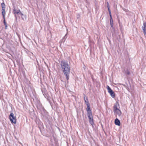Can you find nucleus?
<instances>
[{
    "instance_id": "1",
    "label": "nucleus",
    "mask_w": 146,
    "mask_h": 146,
    "mask_svg": "<svg viewBox=\"0 0 146 146\" xmlns=\"http://www.w3.org/2000/svg\"><path fill=\"white\" fill-rule=\"evenodd\" d=\"M60 65L62 72L66 76V79L68 80L69 78L70 67L68 62L64 60H62L60 63Z\"/></svg>"
},
{
    "instance_id": "2",
    "label": "nucleus",
    "mask_w": 146,
    "mask_h": 146,
    "mask_svg": "<svg viewBox=\"0 0 146 146\" xmlns=\"http://www.w3.org/2000/svg\"><path fill=\"white\" fill-rule=\"evenodd\" d=\"M10 120L11 123H14V124L16 123V117L14 116V114L13 113H10L9 115Z\"/></svg>"
},
{
    "instance_id": "3",
    "label": "nucleus",
    "mask_w": 146,
    "mask_h": 146,
    "mask_svg": "<svg viewBox=\"0 0 146 146\" xmlns=\"http://www.w3.org/2000/svg\"><path fill=\"white\" fill-rule=\"evenodd\" d=\"M107 88L108 93L110 94L111 97L113 98H114L115 97V94L114 92L108 86H107Z\"/></svg>"
},
{
    "instance_id": "4",
    "label": "nucleus",
    "mask_w": 146,
    "mask_h": 146,
    "mask_svg": "<svg viewBox=\"0 0 146 146\" xmlns=\"http://www.w3.org/2000/svg\"><path fill=\"white\" fill-rule=\"evenodd\" d=\"M20 12V11L19 9L16 11L15 8H14L13 9V13L15 15V16L16 19H17V17L16 15V14H19Z\"/></svg>"
},
{
    "instance_id": "5",
    "label": "nucleus",
    "mask_w": 146,
    "mask_h": 146,
    "mask_svg": "<svg viewBox=\"0 0 146 146\" xmlns=\"http://www.w3.org/2000/svg\"><path fill=\"white\" fill-rule=\"evenodd\" d=\"M89 119V121L90 123L92 125H93L94 123L93 121V117H88Z\"/></svg>"
},
{
    "instance_id": "6",
    "label": "nucleus",
    "mask_w": 146,
    "mask_h": 146,
    "mask_svg": "<svg viewBox=\"0 0 146 146\" xmlns=\"http://www.w3.org/2000/svg\"><path fill=\"white\" fill-rule=\"evenodd\" d=\"M114 112L116 113L118 116L120 117L121 116V111L119 110H118L115 111H114Z\"/></svg>"
},
{
    "instance_id": "7",
    "label": "nucleus",
    "mask_w": 146,
    "mask_h": 146,
    "mask_svg": "<svg viewBox=\"0 0 146 146\" xmlns=\"http://www.w3.org/2000/svg\"><path fill=\"white\" fill-rule=\"evenodd\" d=\"M115 123L116 125L120 126V121L118 119L116 118L115 119Z\"/></svg>"
},
{
    "instance_id": "8",
    "label": "nucleus",
    "mask_w": 146,
    "mask_h": 146,
    "mask_svg": "<svg viewBox=\"0 0 146 146\" xmlns=\"http://www.w3.org/2000/svg\"><path fill=\"white\" fill-rule=\"evenodd\" d=\"M41 91L44 96H45V94H46V93L47 92L46 89L45 88H42L41 89Z\"/></svg>"
},
{
    "instance_id": "9",
    "label": "nucleus",
    "mask_w": 146,
    "mask_h": 146,
    "mask_svg": "<svg viewBox=\"0 0 146 146\" xmlns=\"http://www.w3.org/2000/svg\"><path fill=\"white\" fill-rule=\"evenodd\" d=\"M84 100L85 103H86V105H87V104H90L88 101L87 98L85 96L84 97Z\"/></svg>"
},
{
    "instance_id": "10",
    "label": "nucleus",
    "mask_w": 146,
    "mask_h": 146,
    "mask_svg": "<svg viewBox=\"0 0 146 146\" xmlns=\"http://www.w3.org/2000/svg\"><path fill=\"white\" fill-rule=\"evenodd\" d=\"M87 115L88 117L92 116V113L91 111H87Z\"/></svg>"
},
{
    "instance_id": "11",
    "label": "nucleus",
    "mask_w": 146,
    "mask_h": 146,
    "mask_svg": "<svg viewBox=\"0 0 146 146\" xmlns=\"http://www.w3.org/2000/svg\"><path fill=\"white\" fill-rule=\"evenodd\" d=\"M110 17V24H113V20L112 17L111 13L109 14Z\"/></svg>"
},
{
    "instance_id": "12",
    "label": "nucleus",
    "mask_w": 146,
    "mask_h": 146,
    "mask_svg": "<svg viewBox=\"0 0 146 146\" xmlns=\"http://www.w3.org/2000/svg\"><path fill=\"white\" fill-rule=\"evenodd\" d=\"M87 106V108L86 109V110L87 111H91L90 110V104H87L86 105Z\"/></svg>"
},
{
    "instance_id": "13",
    "label": "nucleus",
    "mask_w": 146,
    "mask_h": 146,
    "mask_svg": "<svg viewBox=\"0 0 146 146\" xmlns=\"http://www.w3.org/2000/svg\"><path fill=\"white\" fill-rule=\"evenodd\" d=\"M2 14L3 17V19H4V17H5V9H2Z\"/></svg>"
},
{
    "instance_id": "14",
    "label": "nucleus",
    "mask_w": 146,
    "mask_h": 146,
    "mask_svg": "<svg viewBox=\"0 0 146 146\" xmlns=\"http://www.w3.org/2000/svg\"><path fill=\"white\" fill-rule=\"evenodd\" d=\"M1 6L2 7V9H5V6L4 3H1Z\"/></svg>"
},
{
    "instance_id": "15",
    "label": "nucleus",
    "mask_w": 146,
    "mask_h": 146,
    "mask_svg": "<svg viewBox=\"0 0 146 146\" xmlns=\"http://www.w3.org/2000/svg\"><path fill=\"white\" fill-rule=\"evenodd\" d=\"M124 73L127 75H129L130 74V72L128 70H124Z\"/></svg>"
},
{
    "instance_id": "16",
    "label": "nucleus",
    "mask_w": 146,
    "mask_h": 146,
    "mask_svg": "<svg viewBox=\"0 0 146 146\" xmlns=\"http://www.w3.org/2000/svg\"><path fill=\"white\" fill-rule=\"evenodd\" d=\"M113 108L114 111L119 110V109L117 108V106L116 105H114L113 106Z\"/></svg>"
},
{
    "instance_id": "17",
    "label": "nucleus",
    "mask_w": 146,
    "mask_h": 146,
    "mask_svg": "<svg viewBox=\"0 0 146 146\" xmlns=\"http://www.w3.org/2000/svg\"><path fill=\"white\" fill-rule=\"evenodd\" d=\"M107 7H108V11H109V14L111 13V10H110V8L109 5H107Z\"/></svg>"
},
{
    "instance_id": "18",
    "label": "nucleus",
    "mask_w": 146,
    "mask_h": 146,
    "mask_svg": "<svg viewBox=\"0 0 146 146\" xmlns=\"http://www.w3.org/2000/svg\"><path fill=\"white\" fill-rule=\"evenodd\" d=\"M5 27V29H7V24H5L4 25Z\"/></svg>"
},
{
    "instance_id": "19",
    "label": "nucleus",
    "mask_w": 146,
    "mask_h": 146,
    "mask_svg": "<svg viewBox=\"0 0 146 146\" xmlns=\"http://www.w3.org/2000/svg\"><path fill=\"white\" fill-rule=\"evenodd\" d=\"M3 23L4 24V25L7 24V23L6 22L5 20V17H4V19H3Z\"/></svg>"
},
{
    "instance_id": "20",
    "label": "nucleus",
    "mask_w": 146,
    "mask_h": 146,
    "mask_svg": "<svg viewBox=\"0 0 146 146\" xmlns=\"http://www.w3.org/2000/svg\"><path fill=\"white\" fill-rule=\"evenodd\" d=\"M3 23L4 24V25L7 24V23L6 22L5 20V17H4V19H3Z\"/></svg>"
},
{
    "instance_id": "21",
    "label": "nucleus",
    "mask_w": 146,
    "mask_h": 146,
    "mask_svg": "<svg viewBox=\"0 0 146 146\" xmlns=\"http://www.w3.org/2000/svg\"><path fill=\"white\" fill-rule=\"evenodd\" d=\"M80 17V15L79 14H78L77 15V19H79Z\"/></svg>"
},
{
    "instance_id": "22",
    "label": "nucleus",
    "mask_w": 146,
    "mask_h": 146,
    "mask_svg": "<svg viewBox=\"0 0 146 146\" xmlns=\"http://www.w3.org/2000/svg\"><path fill=\"white\" fill-rule=\"evenodd\" d=\"M19 14H20L21 15V17H22V16H23L24 15L23 14V13H21V12Z\"/></svg>"
},
{
    "instance_id": "23",
    "label": "nucleus",
    "mask_w": 146,
    "mask_h": 146,
    "mask_svg": "<svg viewBox=\"0 0 146 146\" xmlns=\"http://www.w3.org/2000/svg\"><path fill=\"white\" fill-rule=\"evenodd\" d=\"M47 92L46 93V94H45V96H44L45 98H46V96H47Z\"/></svg>"
},
{
    "instance_id": "24",
    "label": "nucleus",
    "mask_w": 146,
    "mask_h": 146,
    "mask_svg": "<svg viewBox=\"0 0 146 146\" xmlns=\"http://www.w3.org/2000/svg\"><path fill=\"white\" fill-rule=\"evenodd\" d=\"M66 35V34L64 37H63V38H62L63 40L65 38Z\"/></svg>"
},
{
    "instance_id": "25",
    "label": "nucleus",
    "mask_w": 146,
    "mask_h": 146,
    "mask_svg": "<svg viewBox=\"0 0 146 146\" xmlns=\"http://www.w3.org/2000/svg\"><path fill=\"white\" fill-rule=\"evenodd\" d=\"M110 25H111V27H112L113 26V24H110Z\"/></svg>"
},
{
    "instance_id": "26",
    "label": "nucleus",
    "mask_w": 146,
    "mask_h": 146,
    "mask_svg": "<svg viewBox=\"0 0 146 146\" xmlns=\"http://www.w3.org/2000/svg\"><path fill=\"white\" fill-rule=\"evenodd\" d=\"M109 5V3L108 2H107V5Z\"/></svg>"
},
{
    "instance_id": "27",
    "label": "nucleus",
    "mask_w": 146,
    "mask_h": 146,
    "mask_svg": "<svg viewBox=\"0 0 146 146\" xmlns=\"http://www.w3.org/2000/svg\"><path fill=\"white\" fill-rule=\"evenodd\" d=\"M65 40H64V41H65Z\"/></svg>"
}]
</instances>
